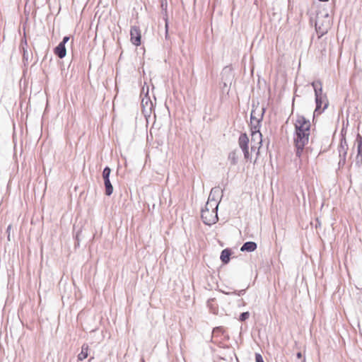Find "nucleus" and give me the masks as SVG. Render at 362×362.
<instances>
[{"label": "nucleus", "mask_w": 362, "mask_h": 362, "mask_svg": "<svg viewBox=\"0 0 362 362\" xmlns=\"http://www.w3.org/2000/svg\"><path fill=\"white\" fill-rule=\"evenodd\" d=\"M260 124H258V123H250V129L252 132V139H259V144H262V134L259 132Z\"/></svg>", "instance_id": "10"}, {"label": "nucleus", "mask_w": 362, "mask_h": 362, "mask_svg": "<svg viewBox=\"0 0 362 362\" xmlns=\"http://www.w3.org/2000/svg\"><path fill=\"white\" fill-rule=\"evenodd\" d=\"M315 91V98L325 97V95L322 93V85L320 81H315L311 83Z\"/></svg>", "instance_id": "11"}, {"label": "nucleus", "mask_w": 362, "mask_h": 362, "mask_svg": "<svg viewBox=\"0 0 362 362\" xmlns=\"http://www.w3.org/2000/svg\"><path fill=\"white\" fill-rule=\"evenodd\" d=\"M28 47V42H27V40H26V37H25L24 38H23L21 40V47L22 49V50L23 49V47H25L27 48Z\"/></svg>", "instance_id": "23"}, {"label": "nucleus", "mask_w": 362, "mask_h": 362, "mask_svg": "<svg viewBox=\"0 0 362 362\" xmlns=\"http://www.w3.org/2000/svg\"><path fill=\"white\" fill-rule=\"evenodd\" d=\"M22 51H23V62H24L25 64H28V60H29V57H30L28 49L25 48V47H23V49Z\"/></svg>", "instance_id": "20"}, {"label": "nucleus", "mask_w": 362, "mask_h": 362, "mask_svg": "<svg viewBox=\"0 0 362 362\" xmlns=\"http://www.w3.org/2000/svg\"><path fill=\"white\" fill-rule=\"evenodd\" d=\"M168 21H167V19H165V37H168Z\"/></svg>", "instance_id": "31"}, {"label": "nucleus", "mask_w": 362, "mask_h": 362, "mask_svg": "<svg viewBox=\"0 0 362 362\" xmlns=\"http://www.w3.org/2000/svg\"><path fill=\"white\" fill-rule=\"evenodd\" d=\"M242 151L243 152L245 159H246V160L250 159V152H249V147H247L245 148H243Z\"/></svg>", "instance_id": "22"}, {"label": "nucleus", "mask_w": 362, "mask_h": 362, "mask_svg": "<svg viewBox=\"0 0 362 362\" xmlns=\"http://www.w3.org/2000/svg\"><path fill=\"white\" fill-rule=\"evenodd\" d=\"M264 112V107H261L259 110L257 107L252 109L250 114V123H258V124H260L261 122L262 121Z\"/></svg>", "instance_id": "7"}, {"label": "nucleus", "mask_w": 362, "mask_h": 362, "mask_svg": "<svg viewBox=\"0 0 362 362\" xmlns=\"http://www.w3.org/2000/svg\"><path fill=\"white\" fill-rule=\"evenodd\" d=\"M296 357H297V358L300 359V358H302V354H301V352H298V353L296 354Z\"/></svg>", "instance_id": "32"}, {"label": "nucleus", "mask_w": 362, "mask_h": 362, "mask_svg": "<svg viewBox=\"0 0 362 362\" xmlns=\"http://www.w3.org/2000/svg\"><path fill=\"white\" fill-rule=\"evenodd\" d=\"M69 36H65L64 37L62 41L60 42V43H64V45H65L66 43L69 40Z\"/></svg>", "instance_id": "30"}, {"label": "nucleus", "mask_w": 362, "mask_h": 362, "mask_svg": "<svg viewBox=\"0 0 362 362\" xmlns=\"http://www.w3.org/2000/svg\"><path fill=\"white\" fill-rule=\"evenodd\" d=\"M255 361L256 362H264L262 355L259 353L255 354Z\"/></svg>", "instance_id": "25"}, {"label": "nucleus", "mask_w": 362, "mask_h": 362, "mask_svg": "<svg viewBox=\"0 0 362 362\" xmlns=\"http://www.w3.org/2000/svg\"><path fill=\"white\" fill-rule=\"evenodd\" d=\"M249 138L245 133L241 134L238 139V144L241 149L245 148L248 146Z\"/></svg>", "instance_id": "14"}, {"label": "nucleus", "mask_w": 362, "mask_h": 362, "mask_svg": "<svg viewBox=\"0 0 362 362\" xmlns=\"http://www.w3.org/2000/svg\"><path fill=\"white\" fill-rule=\"evenodd\" d=\"M347 150H348V147L343 146V145H339V148H338L339 157H342V156L346 157V156L347 154Z\"/></svg>", "instance_id": "19"}, {"label": "nucleus", "mask_w": 362, "mask_h": 362, "mask_svg": "<svg viewBox=\"0 0 362 362\" xmlns=\"http://www.w3.org/2000/svg\"><path fill=\"white\" fill-rule=\"evenodd\" d=\"M233 293L234 294H237L238 296H241V295H243L245 293V290H240L239 291H234L233 292ZM226 294L228 295H230V294H232V293H226Z\"/></svg>", "instance_id": "27"}, {"label": "nucleus", "mask_w": 362, "mask_h": 362, "mask_svg": "<svg viewBox=\"0 0 362 362\" xmlns=\"http://www.w3.org/2000/svg\"><path fill=\"white\" fill-rule=\"evenodd\" d=\"M219 194V189L217 187L212 188L208 201L205 204L204 209L209 210H216L218 211V204L216 196Z\"/></svg>", "instance_id": "4"}, {"label": "nucleus", "mask_w": 362, "mask_h": 362, "mask_svg": "<svg viewBox=\"0 0 362 362\" xmlns=\"http://www.w3.org/2000/svg\"><path fill=\"white\" fill-rule=\"evenodd\" d=\"M339 158H340V159L339 161V167L344 166L346 163V157L342 156V157H339Z\"/></svg>", "instance_id": "26"}, {"label": "nucleus", "mask_w": 362, "mask_h": 362, "mask_svg": "<svg viewBox=\"0 0 362 362\" xmlns=\"http://www.w3.org/2000/svg\"><path fill=\"white\" fill-rule=\"evenodd\" d=\"M54 53L60 59H63L66 54V49L64 43H59L54 49Z\"/></svg>", "instance_id": "12"}, {"label": "nucleus", "mask_w": 362, "mask_h": 362, "mask_svg": "<svg viewBox=\"0 0 362 362\" xmlns=\"http://www.w3.org/2000/svg\"><path fill=\"white\" fill-rule=\"evenodd\" d=\"M315 30L319 35V37L326 34L331 26L330 18L328 13L325 15L317 14L315 21Z\"/></svg>", "instance_id": "2"}, {"label": "nucleus", "mask_w": 362, "mask_h": 362, "mask_svg": "<svg viewBox=\"0 0 362 362\" xmlns=\"http://www.w3.org/2000/svg\"><path fill=\"white\" fill-rule=\"evenodd\" d=\"M88 349L89 346L87 344H83L81 346V351L78 355V361H83L86 359L88 356Z\"/></svg>", "instance_id": "16"}, {"label": "nucleus", "mask_w": 362, "mask_h": 362, "mask_svg": "<svg viewBox=\"0 0 362 362\" xmlns=\"http://www.w3.org/2000/svg\"><path fill=\"white\" fill-rule=\"evenodd\" d=\"M257 247L256 243L253 241H248L245 243L240 247L241 252H253Z\"/></svg>", "instance_id": "13"}, {"label": "nucleus", "mask_w": 362, "mask_h": 362, "mask_svg": "<svg viewBox=\"0 0 362 362\" xmlns=\"http://www.w3.org/2000/svg\"><path fill=\"white\" fill-rule=\"evenodd\" d=\"M340 145H343V146L348 147L347 142L346 141V139L344 137H342L340 141Z\"/></svg>", "instance_id": "28"}, {"label": "nucleus", "mask_w": 362, "mask_h": 362, "mask_svg": "<svg viewBox=\"0 0 362 362\" xmlns=\"http://www.w3.org/2000/svg\"><path fill=\"white\" fill-rule=\"evenodd\" d=\"M228 159L231 165H236L238 160V154L237 150H234L230 152L228 156Z\"/></svg>", "instance_id": "18"}, {"label": "nucleus", "mask_w": 362, "mask_h": 362, "mask_svg": "<svg viewBox=\"0 0 362 362\" xmlns=\"http://www.w3.org/2000/svg\"><path fill=\"white\" fill-rule=\"evenodd\" d=\"M201 217L204 223L208 226L216 223L218 220L216 210L203 209L202 210Z\"/></svg>", "instance_id": "3"}, {"label": "nucleus", "mask_w": 362, "mask_h": 362, "mask_svg": "<svg viewBox=\"0 0 362 362\" xmlns=\"http://www.w3.org/2000/svg\"><path fill=\"white\" fill-rule=\"evenodd\" d=\"M318 1H325V2H326V1H328L329 0H318Z\"/></svg>", "instance_id": "33"}, {"label": "nucleus", "mask_w": 362, "mask_h": 362, "mask_svg": "<svg viewBox=\"0 0 362 362\" xmlns=\"http://www.w3.org/2000/svg\"><path fill=\"white\" fill-rule=\"evenodd\" d=\"M356 144L357 145V158L361 157L362 159V136L358 134L356 139Z\"/></svg>", "instance_id": "17"}, {"label": "nucleus", "mask_w": 362, "mask_h": 362, "mask_svg": "<svg viewBox=\"0 0 362 362\" xmlns=\"http://www.w3.org/2000/svg\"><path fill=\"white\" fill-rule=\"evenodd\" d=\"M249 317H250V313L249 312L242 313L240 315L239 320L241 321V322H244L246 320H247L249 318Z\"/></svg>", "instance_id": "21"}, {"label": "nucleus", "mask_w": 362, "mask_h": 362, "mask_svg": "<svg viewBox=\"0 0 362 362\" xmlns=\"http://www.w3.org/2000/svg\"><path fill=\"white\" fill-rule=\"evenodd\" d=\"M161 8L163 11L166 12L167 11V0H160Z\"/></svg>", "instance_id": "24"}, {"label": "nucleus", "mask_w": 362, "mask_h": 362, "mask_svg": "<svg viewBox=\"0 0 362 362\" xmlns=\"http://www.w3.org/2000/svg\"><path fill=\"white\" fill-rule=\"evenodd\" d=\"M130 36L132 42L136 45L139 46L141 44V31L139 27L132 26L130 30Z\"/></svg>", "instance_id": "8"}, {"label": "nucleus", "mask_w": 362, "mask_h": 362, "mask_svg": "<svg viewBox=\"0 0 362 362\" xmlns=\"http://www.w3.org/2000/svg\"><path fill=\"white\" fill-rule=\"evenodd\" d=\"M310 134V132H294L293 141L297 157L300 158L305 146L308 144Z\"/></svg>", "instance_id": "1"}, {"label": "nucleus", "mask_w": 362, "mask_h": 362, "mask_svg": "<svg viewBox=\"0 0 362 362\" xmlns=\"http://www.w3.org/2000/svg\"><path fill=\"white\" fill-rule=\"evenodd\" d=\"M295 132H310V122L303 115H298L294 124Z\"/></svg>", "instance_id": "5"}, {"label": "nucleus", "mask_w": 362, "mask_h": 362, "mask_svg": "<svg viewBox=\"0 0 362 362\" xmlns=\"http://www.w3.org/2000/svg\"><path fill=\"white\" fill-rule=\"evenodd\" d=\"M231 250L228 248L222 250L220 259L223 264H228L230 262V257L231 255Z\"/></svg>", "instance_id": "15"}, {"label": "nucleus", "mask_w": 362, "mask_h": 362, "mask_svg": "<svg viewBox=\"0 0 362 362\" xmlns=\"http://www.w3.org/2000/svg\"><path fill=\"white\" fill-rule=\"evenodd\" d=\"M111 173V169L108 166H106L103 171V178L104 180V185L105 188V194L110 196L113 192V186L112 185L110 180V175Z\"/></svg>", "instance_id": "6"}, {"label": "nucleus", "mask_w": 362, "mask_h": 362, "mask_svg": "<svg viewBox=\"0 0 362 362\" xmlns=\"http://www.w3.org/2000/svg\"><path fill=\"white\" fill-rule=\"evenodd\" d=\"M316 107L314 113L320 114L328 107V100L327 96L322 98H315Z\"/></svg>", "instance_id": "9"}, {"label": "nucleus", "mask_w": 362, "mask_h": 362, "mask_svg": "<svg viewBox=\"0 0 362 362\" xmlns=\"http://www.w3.org/2000/svg\"><path fill=\"white\" fill-rule=\"evenodd\" d=\"M11 225H9L8 227H7V229H6V233L8 234V240H10V234H11Z\"/></svg>", "instance_id": "29"}]
</instances>
